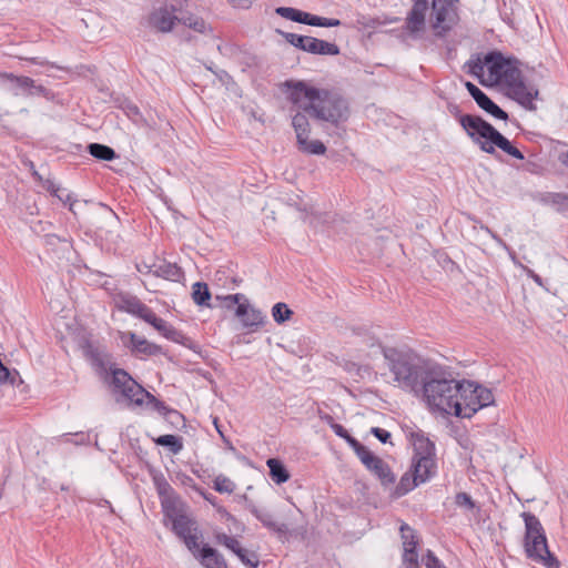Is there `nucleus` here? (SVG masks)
Returning a JSON list of instances; mask_svg holds the SVG:
<instances>
[{
  "instance_id": "obj_37",
  "label": "nucleus",
  "mask_w": 568,
  "mask_h": 568,
  "mask_svg": "<svg viewBox=\"0 0 568 568\" xmlns=\"http://www.w3.org/2000/svg\"><path fill=\"white\" fill-rule=\"evenodd\" d=\"M143 395H139L138 398H141V406L145 405L146 407L151 408L152 410L158 412L160 415H163L169 410V406L160 399H158L154 395H152L150 392L144 389Z\"/></svg>"
},
{
  "instance_id": "obj_35",
  "label": "nucleus",
  "mask_w": 568,
  "mask_h": 568,
  "mask_svg": "<svg viewBox=\"0 0 568 568\" xmlns=\"http://www.w3.org/2000/svg\"><path fill=\"white\" fill-rule=\"evenodd\" d=\"M192 298L199 306H210L211 292L206 283L196 282L192 286Z\"/></svg>"
},
{
  "instance_id": "obj_53",
  "label": "nucleus",
  "mask_w": 568,
  "mask_h": 568,
  "mask_svg": "<svg viewBox=\"0 0 568 568\" xmlns=\"http://www.w3.org/2000/svg\"><path fill=\"white\" fill-rule=\"evenodd\" d=\"M323 419L329 425L331 429L334 432L336 436L343 438L348 433L343 425L335 423L332 416L326 415L325 417H323Z\"/></svg>"
},
{
  "instance_id": "obj_29",
  "label": "nucleus",
  "mask_w": 568,
  "mask_h": 568,
  "mask_svg": "<svg viewBox=\"0 0 568 568\" xmlns=\"http://www.w3.org/2000/svg\"><path fill=\"white\" fill-rule=\"evenodd\" d=\"M266 465L270 469V477L275 484L282 485L290 479V473L280 459L268 458Z\"/></svg>"
},
{
  "instance_id": "obj_32",
  "label": "nucleus",
  "mask_w": 568,
  "mask_h": 568,
  "mask_svg": "<svg viewBox=\"0 0 568 568\" xmlns=\"http://www.w3.org/2000/svg\"><path fill=\"white\" fill-rule=\"evenodd\" d=\"M311 54L316 55H338L341 50L336 43L327 42L317 38H313V45L310 44Z\"/></svg>"
},
{
  "instance_id": "obj_27",
  "label": "nucleus",
  "mask_w": 568,
  "mask_h": 568,
  "mask_svg": "<svg viewBox=\"0 0 568 568\" xmlns=\"http://www.w3.org/2000/svg\"><path fill=\"white\" fill-rule=\"evenodd\" d=\"M541 203L552 206L558 213L568 212V194L562 192H547L541 197Z\"/></svg>"
},
{
  "instance_id": "obj_34",
  "label": "nucleus",
  "mask_w": 568,
  "mask_h": 568,
  "mask_svg": "<svg viewBox=\"0 0 568 568\" xmlns=\"http://www.w3.org/2000/svg\"><path fill=\"white\" fill-rule=\"evenodd\" d=\"M87 149L89 154L98 160L112 161L118 156L115 151L105 144L90 143Z\"/></svg>"
},
{
  "instance_id": "obj_20",
  "label": "nucleus",
  "mask_w": 568,
  "mask_h": 568,
  "mask_svg": "<svg viewBox=\"0 0 568 568\" xmlns=\"http://www.w3.org/2000/svg\"><path fill=\"white\" fill-rule=\"evenodd\" d=\"M0 78L6 83L7 90L14 97L28 95V91L32 83V78L27 75H16L11 72H3Z\"/></svg>"
},
{
  "instance_id": "obj_14",
  "label": "nucleus",
  "mask_w": 568,
  "mask_h": 568,
  "mask_svg": "<svg viewBox=\"0 0 568 568\" xmlns=\"http://www.w3.org/2000/svg\"><path fill=\"white\" fill-rule=\"evenodd\" d=\"M465 88L467 89L470 97L475 100L477 105L494 116L495 119L507 121L508 113L503 110L498 104H496L483 90H480L476 84L470 81L465 82Z\"/></svg>"
},
{
  "instance_id": "obj_40",
  "label": "nucleus",
  "mask_w": 568,
  "mask_h": 568,
  "mask_svg": "<svg viewBox=\"0 0 568 568\" xmlns=\"http://www.w3.org/2000/svg\"><path fill=\"white\" fill-rule=\"evenodd\" d=\"M179 21L196 32L205 33L207 31L206 23L202 18L190 14L182 17Z\"/></svg>"
},
{
  "instance_id": "obj_4",
  "label": "nucleus",
  "mask_w": 568,
  "mask_h": 568,
  "mask_svg": "<svg viewBox=\"0 0 568 568\" xmlns=\"http://www.w3.org/2000/svg\"><path fill=\"white\" fill-rule=\"evenodd\" d=\"M462 128L473 141L474 144L488 154L496 155V148L506 154L524 160V153L513 145V143L503 135L493 124L479 115H471L462 119Z\"/></svg>"
},
{
  "instance_id": "obj_13",
  "label": "nucleus",
  "mask_w": 568,
  "mask_h": 568,
  "mask_svg": "<svg viewBox=\"0 0 568 568\" xmlns=\"http://www.w3.org/2000/svg\"><path fill=\"white\" fill-rule=\"evenodd\" d=\"M365 468L372 473L385 488L390 487L396 481V476L389 465L381 457L368 450L361 459Z\"/></svg>"
},
{
  "instance_id": "obj_25",
  "label": "nucleus",
  "mask_w": 568,
  "mask_h": 568,
  "mask_svg": "<svg viewBox=\"0 0 568 568\" xmlns=\"http://www.w3.org/2000/svg\"><path fill=\"white\" fill-rule=\"evenodd\" d=\"M165 515L172 520V530L179 538L184 539L191 535L192 521L186 515L175 513L174 508L165 511Z\"/></svg>"
},
{
  "instance_id": "obj_38",
  "label": "nucleus",
  "mask_w": 568,
  "mask_h": 568,
  "mask_svg": "<svg viewBox=\"0 0 568 568\" xmlns=\"http://www.w3.org/2000/svg\"><path fill=\"white\" fill-rule=\"evenodd\" d=\"M298 150L307 153V154H315V155H322L326 152L325 144L320 140H313L310 141L308 138H305V142L297 143Z\"/></svg>"
},
{
  "instance_id": "obj_62",
  "label": "nucleus",
  "mask_w": 568,
  "mask_h": 568,
  "mask_svg": "<svg viewBox=\"0 0 568 568\" xmlns=\"http://www.w3.org/2000/svg\"><path fill=\"white\" fill-rule=\"evenodd\" d=\"M224 300L226 301H231L232 303L234 304H242L243 302L247 301L245 298V296L241 293H236V294H232V295H227L224 297Z\"/></svg>"
},
{
  "instance_id": "obj_15",
  "label": "nucleus",
  "mask_w": 568,
  "mask_h": 568,
  "mask_svg": "<svg viewBox=\"0 0 568 568\" xmlns=\"http://www.w3.org/2000/svg\"><path fill=\"white\" fill-rule=\"evenodd\" d=\"M120 310L135 316L145 323L152 325L158 315L144 304L140 298L133 295H124L120 300Z\"/></svg>"
},
{
  "instance_id": "obj_16",
  "label": "nucleus",
  "mask_w": 568,
  "mask_h": 568,
  "mask_svg": "<svg viewBox=\"0 0 568 568\" xmlns=\"http://www.w3.org/2000/svg\"><path fill=\"white\" fill-rule=\"evenodd\" d=\"M235 315L241 320L243 327L252 332L263 326L266 322V315L262 311L251 306L248 301L239 304L235 310Z\"/></svg>"
},
{
  "instance_id": "obj_23",
  "label": "nucleus",
  "mask_w": 568,
  "mask_h": 568,
  "mask_svg": "<svg viewBox=\"0 0 568 568\" xmlns=\"http://www.w3.org/2000/svg\"><path fill=\"white\" fill-rule=\"evenodd\" d=\"M152 326L166 339L174 342L176 344H181L183 346H189L191 339L185 336L181 331L175 328L173 325L168 323L161 317H156L153 322Z\"/></svg>"
},
{
  "instance_id": "obj_11",
  "label": "nucleus",
  "mask_w": 568,
  "mask_h": 568,
  "mask_svg": "<svg viewBox=\"0 0 568 568\" xmlns=\"http://www.w3.org/2000/svg\"><path fill=\"white\" fill-rule=\"evenodd\" d=\"M507 97L516 101L520 106L528 111H536L535 100L539 98V90L534 85H527L521 74L506 85Z\"/></svg>"
},
{
  "instance_id": "obj_58",
  "label": "nucleus",
  "mask_w": 568,
  "mask_h": 568,
  "mask_svg": "<svg viewBox=\"0 0 568 568\" xmlns=\"http://www.w3.org/2000/svg\"><path fill=\"white\" fill-rule=\"evenodd\" d=\"M60 194L63 196V200H60L61 202H63L64 204H68L69 205V210L75 215V211H74V204L77 202L75 199H73V195L71 193H64V190L61 189V192Z\"/></svg>"
},
{
  "instance_id": "obj_28",
  "label": "nucleus",
  "mask_w": 568,
  "mask_h": 568,
  "mask_svg": "<svg viewBox=\"0 0 568 568\" xmlns=\"http://www.w3.org/2000/svg\"><path fill=\"white\" fill-rule=\"evenodd\" d=\"M278 34H281L286 42H288L294 48L302 50L304 52L311 53L310 44L313 45V38L311 36H302L293 32L282 31L280 29L276 30Z\"/></svg>"
},
{
  "instance_id": "obj_21",
  "label": "nucleus",
  "mask_w": 568,
  "mask_h": 568,
  "mask_svg": "<svg viewBox=\"0 0 568 568\" xmlns=\"http://www.w3.org/2000/svg\"><path fill=\"white\" fill-rule=\"evenodd\" d=\"M85 355L100 375L109 373L110 367H112V356L108 352L89 345Z\"/></svg>"
},
{
  "instance_id": "obj_47",
  "label": "nucleus",
  "mask_w": 568,
  "mask_h": 568,
  "mask_svg": "<svg viewBox=\"0 0 568 568\" xmlns=\"http://www.w3.org/2000/svg\"><path fill=\"white\" fill-rule=\"evenodd\" d=\"M343 439L348 444V446L354 450V453L359 459L369 450L349 433H347L346 436L343 437Z\"/></svg>"
},
{
  "instance_id": "obj_44",
  "label": "nucleus",
  "mask_w": 568,
  "mask_h": 568,
  "mask_svg": "<svg viewBox=\"0 0 568 568\" xmlns=\"http://www.w3.org/2000/svg\"><path fill=\"white\" fill-rule=\"evenodd\" d=\"M162 416L175 428L185 426V417L174 408L170 407L169 410H166V413H164Z\"/></svg>"
},
{
  "instance_id": "obj_61",
  "label": "nucleus",
  "mask_w": 568,
  "mask_h": 568,
  "mask_svg": "<svg viewBox=\"0 0 568 568\" xmlns=\"http://www.w3.org/2000/svg\"><path fill=\"white\" fill-rule=\"evenodd\" d=\"M181 483L185 486H189V487H192L193 489H195L196 491H200L201 488H199L194 481V479L189 476V475H185L183 474L181 476Z\"/></svg>"
},
{
  "instance_id": "obj_59",
  "label": "nucleus",
  "mask_w": 568,
  "mask_h": 568,
  "mask_svg": "<svg viewBox=\"0 0 568 568\" xmlns=\"http://www.w3.org/2000/svg\"><path fill=\"white\" fill-rule=\"evenodd\" d=\"M399 531H400V535H402V540H403V544L406 542V541H409V535H415V531L413 528H410L407 524H402L400 525V528H399Z\"/></svg>"
},
{
  "instance_id": "obj_31",
  "label": "nucleus",
  "mask_w": 568,
  "mask_h": 568,
  "mask_svg": "<svg viewBox=\"0 0 568 568\" xmlns=\"http://www.w3.org/2000/svg\"><path fill=\"white\" fill-rule=\"evenodd\" d=\"M419 485L422 483L418 481V478L409 469L400 477L399 483L395 487L394 495L396 497L405 496Z\"/></svg>"
},
{
  "instance_id": "obj_48",
  "label": "nucleus",
  "mask_w": 568,
  "mask_h": 568,
  "mask_svg": "<svg viewBox=\"0 0 568 568\" xmlns=\"http://www.w3.org/2000/svg\"><path fill=\"white\" fill-rule=\"evenodd\" d=\"M403 562L407 568H417L418 567L417 550H412V548H405V550L403 552Z\"/></svg>"
},
{
  "instance_id": "obj_1",
  "label": "nucleus",
  "mask_w": 568,
  "mask_h": 568,
  "mask_svg": "<svg viewBox=\"0 0 568 568\" xmlns=\"http://www.w3.org/2000/svg\"><path fill=\"white\" fill-rule=\"evenodd\" d=\"M285 85L291 103L307 111L311 118L333 125L348 119V103L338 93L308 85L305 81L291 80Z\"/></svg>"
},
{
  "instance_id": "obj_22",
  "label": "nucleus",
  "mask_w": 568,
  "mask_h": 568,
  "mask_svg": "<svg viewBox=\"0 0 568 568\" xmlns=\"http://www.w3.org/2000/svg\"><path fill=\"white\" fill-rule=\"evenodd\" d=\"M296 108L295 113L292 115V126L294 128V131L296 133V142L303 143L305 142V138H310L311 134V126L308 122L310 114L307 111H304L300 109L298 105H294L291 109V112L294 111Z\"/></svg>"
},
{
  "instance_id": "obj_51",
  "label": "nucleus",
  "mask_w": 568,
  "mask_h": 568,
  "mask_svg": "<svg viewBox=\"0 0 568 568\" xmlns=\"http://www.w3.org/2000/svg\"><path fill=\"white\" fill-rule=\"evenodd\" d=\"M329 19L331 18L308 13L306 24L312 27L329 28Z\"/></svg>"
},
{
  "instance_id": "obj_2",
  "label": "nucleus",
  "mask_w": 568,
  "mask_h": 568,
  "mask_svg": "<svg viewBox=\"0 0 568 568\" xmlns=\"http://www.w3.org/2000/svg\"><path fill=\"white\" fill-rule=\"evenodd\" d=\"M383 355L393 376V383L405 392L419 395L420 388L436 363L410 349L386 347L383 349Z\"/></svg>"
},
{
  "instance_id": "obj_5",
  "label": "nucleus",
  "mask_w": 568,
  "mask_h": 568,
  "mask_svg": "<svg viewBox=\"0 0 568 568\" xmlns=\"http://www.w3.org/2000/svg\"><path fill=\"white\" fill-rule=\"evenodd\" d=\"M520 516L525 524L523 545L526 557L544 568H560L559 560L549 550L546 531L539 518L529 511H524Z\"/></svg>"
},
{
  "instance_id": "obj_43",
  "label": "nucleus",
  "mask_w": 568,
  "mask_h": 568,
  "mask_svg": "<svg viewBox=\"0 0 568 568\" xmlns=\"http://www.w3.org/2000/svg\"><path fill=\"white\" fill-rule=\"evenodd\" d=\"M455 504L460 508H465L467 510H479V507L476 505L475 500L467 493L460 491L455 496Z\"/></svg>"
},
{
  "instance_id": "obj_49",
  "label": "nucleus",
  "mask_w": 568,
  "mask_h": 568,
  "mask_svg": "<svg viewBox=\"0 0 568 568\" xmlns=\"http://www.w3.org/2000/svg\"><path fill=\"white\" fill-rule=\"evenodd\" d=\"M51 95L52 92L49 89L41 84H37L36 81L32 79V83L30 85L27 97H44L49 99Z\"/></svg>"
},
{
  "instance_id": "obj_64",
  "label": "nucleus",
  "mask_w": 568,
  "mask_h": 568,
  "mask_svg": "<svg viewBox=\"0 0 568 568\" xmlns=\"http://www.w3.org/2000/svg\"><path fill=\"white\" fill-rule=\"evenodd\" d=\"M231 4L234 8L247 9L252 6V1L251 0H231Z\"/></svg>"
},
{
  "instance_id": "obj_57",
  "label": "nucleus",
  "mask_w": 568,
  "mask_h": 568,
  "mask_svg": "<svg viewBox=\"0 0 568 568\" xmlns=\"http://www.w3.org/2000/svg\"><path fill=\"white\" fill-rule=\"evenodd\" d=\"M448 110L450 114L458 121V123L462 125V119L471 116L473 114H464L462 113L459 106L457 104H449Z\"/></svg>"
},
{
  "instance_id": "obj_39",
  "label": "nucleus",
  "mask_w": 568,
  "mask_h": 568,
  "mask_svg": "<svg viewBox=\"0 0 568 568\" xmlns=\"http://www.w3.org/2000/svg\"><path fill=\"white\" fill-rule=\"evenodd\" d=\"M292 315L293 311L283 302H278L272 307V316L277 324L285 323Z\"/></svg>"
},
{
  "instance_id": "obj_41",
  "label": "nucleus",
  "mask_w": 568,
  "mask_h": 568,
  "mask_svg": "<svg viewBox=\"0 0 568 568\" xmlns=\"http://www.w3.org/2000/svg\"><path fill=\"white\" fill-rule=\"evenodd\" d=\"M241 562L250 568H256L260 564L258 556L254 551H250L243 547L235 552Z\"/></svg>"
},
{
  "instance_id": "obj_10",
  "label": "nucleus",
  "mask_w": 568,
  "mask_h": 568,
  "mask_svg": "<svg viewBox=\"0 0 568 568\" xmlns=\"http://www.w3.org/2000/svg\"><path fill=\"white\" fill-rule=\"evenodd\" d=\"M110 374L114 392L120 393L136 406H141V398L138 397L144 394V388L122 368L110 367Z\"/></svg>"
},
{
  "instance_id": "obj_36",
  "label": "nucleus",
  "mask_w": 568,
  "mask_h": 568,
  "mask_svg": "<svg viewBox=\"0 0 568 568\" xmlns=\"http://www.w3.org/2000/svg\"><path fill=\"white\" fill-rule=\"evenodd\" d=\"M275 13L284 19L302 24H306L308 16V12L292 7H277Z\"/></svg>"
},
{
  "instance_id": "obj_19",
  "label": "nucleus",
  "mask_w": 568,
  "mask_h": 568,
  "mask_svg": "<svg viewBox=\"0 0 568 568\" xmlns=\"http://www.w3.org/2000/svg\"><path fill=\"white\" fill-rule=\"evenodd\" d=\"M174 8H172V11H170L168 8H159L154 10L149 16V24L161 32L171 31L175 21L180 20L176 16H174Z\"/></svg>"
},
{
  "instance_id": "obj_52",
  "label": "nucleus",
  "mask_w": 568,
  "mask_h": 568,
  "mask_svg": "<svg viewBox=\"0 0 568 568\" xmlns=\"http://www.w3.org/2000/svg\"><path fill=\"white\" fill-rule=\"evenodd\" d=\"M185 544V546L187 547V549L195 556L200 559V545H199V540H197V537L195 535H190L187 537H185L184 539H182Z\"/></svg>"
},
{
  "instance_id": "obj_33",
  "label": "nucleus",
  "mask_w": 568,
  "mask_h": 568,
  "mask_svg": "<svg viewBox=\"0 0 568 568\" xmlns=\"http://www.w3.org/2000/svg\"><path fill=\"white\" fill-rule=\"evenodd\" d=\"M158 446L166 447L173 455H178L183 449V438L176 435H161L154 439Z\"/></svg>"
},
{
  "instance_id": "obj_54",
  "label": "nucleus",
  "mask_w": 568,
  "mask_h": 568,
  "mask_svg": "<svg viewBox=\"0 0 568 568\" xmlns=\"http://www.w3.org/2000/svg\"><path fill=\"white\" fill-rule=\"evenodd\" d=\"M216 511H217V513L221 515V517H222V518H224L226 521L232 523V524L236 527V529H240V528H241L242 530L244 529V526H243V525H241V524L239 523V520H237V519H236V518H235L231 513H229V511H227V509H226L225 507H223V506H217V507H216Z\"/></svg>"
},
{
  "instance_id": "obj_26",
  "label": "nucleus",
  "mask_w": 568,
  "mask_h": 568,
  "mask_svg": "<svg viewBox=\"0 0 568 568\" xmlns=\"http://www.w3.org/2000/svg\"><path fill=\"white\" fill-rule=\"evenodd\" d=\"M200 561L206 568H227L223 556L210 545H203L201 547Z\"/></svg>"
},
{
  "instance_id": "obj_9",
  "label": "nucleus",
  "mask_w": 568,
  "mask_h": 568,
  "mask_svg": "<svg viewBox=\"0 0 568 568\" xmlns=\"http://www.w3.org/2000/svg\"><path fill=\"white\" fill-rule=\"evenodd\" d=\"M458 0H433V29L435 36L444 38L459 20L457 10Z\"/></svg>"
},
{
  "instance_id": "obj_45",
  "label": "nucleus",
  "mask_w": 568,
  "mask_h": 568,
  "mask_svg": "<svg viewBox=\"0 0 568 568\" xmlns=\"http://www.w3.org/2000/svg\"><path fill=\"white\" fill-rule=\"evenodd\" d=\"M469 221L474 223V230L479 227L480 230L485 231L497 244L499 245H506L505 242L501 240V237L491 231L488 226L484 225L479 219H477L475 215L467 214L466 215Z\"/></svg>"
},
{
  "instance_id": "obj_3",
  "label": "nucleus",
  "mask_w": 568,
  "mask_h": 568,
  "mask_svg": "<svg viewBox=\"0 0 568 568\" xmlns=\"http://www.w3.org/2000/svg\"><path fill=\"white\" fill-rule=\"evenodd\" d=\"M460 387V381L454 377L453 372L436 363L420 388L419 395L430 410L454 415Z\"/></svg>"
},
{
  "instance_id": "obj_60",
  "label": "nucleus",
  "mask_w": 568,
  "mask_h": 568,
  "mask_svg": "<svg viewBox=\"0 0 568 568\" xmlns=\"http://www.w3.org/2000/svg\"><path fill=\"white\" fill-rule=\"evenodd\" d=\"M47 190L59 200H63V196L60 194L61 187L57 185L54 182L48 181Z\"/></svg>"
},
{
  "instance_id": "obj_50",
  "label": "nucleus",
  "mask_w": 568,
  "mask_h": 568,
  "mask_svg": "<svg viewBox=\"0 0 568 568\" xmlns=\"http://www.w3.org/2000/svg\"><path fill=\"white\" fill-rule=\"evenodd\" d=\"M422 562L426 568H443L442 561L432 550H427L426 555L422 558Z\"/></svg>"
},
{
  "instance_id": "obj_17",
  "label": "nucleus",
  "mask_w": 568,
  "mask_h": 568,
  "mask_svg": "<svg viewBox=\"0 0 568 568\" xmlns=\"http://www.w3.org/2000/svg\"><path fill=\"white\" fill-rule=\"evenodd\" d=\"M413 6L406 17V30L412 33L420 32L425 27V16L428 10V0H412Z\"/></svg>"
},
{
  "instance_id": "obj_63",
  "label": "nucleus",
  "mask_w": 568,
  "mask_h": 568,
  "mask_svg": "<svg viewBox=\"0 0 568 568\" xmlns=\"http://www.w3.org/2000/svg\"><path fill=\"white\" fill-rule=\"evenodd\" d=\"M74 436L78 438L75 440V444L84 445L88 444L90 440V435L83 432L75 433Z\"/></svg>"
},
{
  "instance_id": "obj_55",
  "label": "nucleus",
  "mask_w": 568,
  "mask_h": 568,
  "mask_svg": "<svg viewBox=\"0 0 568 568\" xmlns=\"http://www.w3.org/2000/svg\"><path fill=\"white\" fill-rule=\"evenodd\" d=\"M469 70L468 72L473 74L474 77L480 78L484 73L485 60L480 61L479 59L476 61H469L468 62Z\"/></svg>"
},
{
  "instance_id": "obj_42",
  "label": "nucleus",
  "mask_w": 568,
  "mask_h": 568,
  "mask_svg": "<svg viewBox=\"0 0 568 568\" xmlns=\"http://www.w3.org/2000/svg\"><path fill=\"white\" fill-rule=\"evenodd\" d=\"M213 488L221 494H232L235 489V484L230 478L220 475L214 479Z\"/></svg>"
},
{
  "instance_id": "obj_56",
  "label": "nucleus",
  "mask_w": 568,
  "mask_h": 568,
  "mask_svg": "<svg viewBox=\"0 0 568 568\" xmlns=\"http://www.w3.org/2000/svg\"><path fill=\"white\" fill-rule=\"evenodd\" d=\"M371 433L383 444L390 439V433L381 427H372Z\"/></svg>"
},
{
  "instance_id": "obj_12",
  "label": "nucleus",
  "mask_w": 568,
  "mask_h": 568,
  "mask_svg": "<svg viewBox=\"0 0 568 568\" xmlns=\"http://www.w3.org/2000/svg\"><path fill=\"white\" fill-rule=\"evenodd\" d=\"M120 339L123 345L135 357L142 356H158L163 354V348L145 337L138 335L133 332H120Z\"/></svg>"
},
{
  "instance_id": "obj_18",
  "label": "nucleus",
  "mask_w": 568,
  "mask_h": 568,
  "mask_svg": "<svg viewBox=\"0 0 568 568\" xmlns=\"http://www.w3.org/2000/svg\"><path fill=\"white\" fill-rule=\"evenodd\" d=\"M246 507L250 510V513L253 516H255V518L257 520H260L261 524L268 530L277 534L278 536H283V535L287 534V531H288L287 525L283 524V523L275 521L274 516L268 510L258 508L252 501H250Z\"/></svg>"
},
{
  "instance_id": "obj_46",
  "label": "nucleus",
  "mask_w": 568,
  "mask_h": 568,
  "mask_svg": "<svg viewBox=\"0 0 568 568\" xmlns=\"http://www.w3.org/2000/svg\"><path fill=\"white\" fill-rule=\"evenodd\" d=\"M216 541H217V544L223 545L224 547H226L227 549H230L234 554L236 551H239L240 548L242 547L240 545V542L237 541V539H235L234 537L229 536V535H226L224 532L216 535Z\"/></svg>"
},
{
  "instance_id": "obj_24",
  "label": "nucleus",
  "mask_w": 568,
  "mask_h": 568,
  "mask_svg": "<svg viewBox=\"0 0 568 568\" xmlns=\"http://www.w3.org/2000/svg\"><path fill=\"white\" fill-rule=\"evenodd\" d=\"M149 273H152L156 277L178 282L183 277V271L175 263L163 261L159 264L149 266Z\"/></svg>"
},
{
  "instance_id": "obj_8",
  "label": "nucleus",
  "mask_w": 568,
  "mask_h": 568,
  "mask_svg": "<svg viewBox=\"0 0 568 568\" xmlns=\"http://www.w3.org/2000/svg\"><path fill=\"white\" fill-rule=\"evenodd\" d=\"M410 471L422 484L429 481L436 476L437 463L435 458V445L428 438L420 442L419 447H415L410 464Z\"/></svg>"
},
{
  "instance_id": "obj_30",
  "label": "nucleus",
  "mask_w": 568,
  "mask_h": 568,
  "mask_svg": "<svg viewBox=\"0 0 568 568\" xmlns=\"http://www.w3.org/2000/svg\"><path fill=\"white\" fill-rule=\"evenodd\" d=\"M154 484L158 490V494L161 498L162 507L165 511L171 510L170 503L174 497V489L166 481V479L161 476L159 478H154Z\"/></svg>"
},
{
  "instance_id": "obj_7",
  "label": "nucleus",
  "mask_w": 568,
  "mask_h": 568,
  "mask_svg": "<svg viewBox=\"0 0 568 568\" xmlns=\"http://www.w3.org/2000/svg\"><path fill=\"white\" fill-rule=\"evenodd\" d=\"M519 62L515 58H506L499 51H489L485 54V65L489 77L497 84L507 85L514 81L521 71Z\"/></svg>"
},
{
  "instance_id": "obj_6",
  "label": "nucleus",
  "mask_w": 568,
  "mask_h": 568,
  "mask_svg": "<svg viewBox=\"0 0 568 568\" xmlns=\"http://www.w3.org/2000/svg\"><path fill=\"white\" fill-rule=\"evenodd\" d=\"M460 385L454 416L471 418L479 409L494 404L490 389L466 379L460 381Z\"/></svg>"
}]
</instances>
